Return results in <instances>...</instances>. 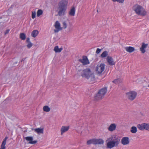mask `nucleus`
Segmentation results:
<instances>
[{"mask_svg": "<svg viewBox=\"0 0 149 149\" xmlns=\"http://www.w3.org/2000/svg\"><path fill=\"white\" fill-rule=\"evenodd\" d=\"M120 142V139L115 135H111L106 141L107 147L110 149L118 146Z\"/></svg>", "mask_w": 149, "mask_h": 149, "instance_id": "1", "label": "nucleus"}, {"mask_svg": "<svg viewBox=\"0 0 149 149\" xmlns=\"http://www.w3.org/2000/svg\"><path fill=\"white\" fill-rule=\"evenodd\" d=\"M81 75L83 77L86 78L91 83L95 82V79L94 74L88 68L83 70L81 73Z\"/></svg>", "mask_w": 149, "mask_h": 149, "instance_id": "2", "label": "nucleus"}, {"mask_svg": "<svg viewBox=\"0 0 149 149\" xmlns=\"http://www.w3.org/2000/svg\"><path fill=\"white\" fill-rule=\"evenodd\" d=\"M68 3L66 0H62L59 2L57 10L58 15L61 16L65 14Z\"/></svg>", "mask_w": 149, "mask_h": 149, "instance_id": "3", "label": "nucleus"}, {"mask_svg": "<svg viewBox=\"0 0 149 149\" xmlns=\"http://www.w3.org/2000/svg\"><path fill=\"white\" fill-rule=\"evenodd\" d=\"M132 9L135 13L139 15L144 16L146 14V12L145 9L140 5H135L133 6Z\"/></svg>", "mask_w": 149, "mask_h": 149, "instance_id": "4", "label": "nucleus"}, {"mask_svg": "<svg viewBox=\"0 0 149 149\" xmlns=\"http://www.w3.org/2000/svg\"><path fill=\"white\" fill-rule=\"evenodd\" d=\"M107 91V88L105 87L101 89L97 94L96 99L99 100L102 99L106 94Z\"/></svg>", "mask_w": 149, "mask_h": 149, "instance_id": "5", "label": "nucleus"}, {"mask_svg": "<svg viewBox=\"0 0 149 149\" xmlns=\"http://www.w3.org/2000/svg\"><path fill=\"white\" fill-rule=\"evenodd\" d=\"M105 65L102 63H99L96 67L95 70L96 72L99 74L102 73L105 69Z\"/></svg>", "mask_w": 149, "mask_h": 149, "instance_id": "6", "label": "nucleus"}, {"mask_svg": "<svg viewBox=\"0 0 149 149\" xmlns=\"http://www.w3.org/2000/svg\"><path fill=\"white\" fill-rule=\"evenodd\" d=\"M137 93L134 91H130L126 94V97L130 100L132 101L134 100L137 96Z\"/></svg>", "mask_w": 149, "mask_h": 149, "instance_id": "7", "label": "nucleus"}, {"mask_svg": "<svg viewBox=\"0 0 149 149\" xmlns=\"http://www.w3.org/2000/svg\"><path fill=\"white\" fill-rule=\"evenodd\" d=\"M137 127L138 128L141 130H145L149 131V124L147 123L138 124Z\"/></svg>", "mask_w": 149, "mask_h": 149, "instance_id": "8", "label": "nucleus"}, {"mask_svg": "<svg viewBox=\"0 0 149 149\" xmlns=\"http://www.w3.org/2000/svg\"><path fill=\"white\" fill-rule=\"evenodd\" d=\"M62 27L63 29H66L68 25L70 26L72 25V23L70 20L68 19L62 21Z\"/></svg>", "mask_w": 149, "mask_h": 149, "instance_id": "9", "label": "nucleus"}, {"mask_svg": "<svg viewBox=\"0 0 149 149\" xmlns=\"http://www.w3.org/2000/svg\"><path fill=\"white\" fill-rule=\"evenodd\" d=\"M121 143L123 145H128L130 143V140L128 137H124L121 139Z\"/></svg>", "mask_w": 149, "mask_h": 149, "instance_id": "10", "label": "nucleus"}, {"mask_svg": "<svg viewBox=\"0 0 149 149\" xmlns=\"http://www.w3.org/2000/svg\"><path fill=\"white\" fill-rule=\"evenodd\" d=\"M54 26L55 29L54 30V31L55 33H57L59 31L62 30L63 27H62L61 26L59 22L58 21H56Z\"/></svg>", "mask_w": 149, "mask_h": 149, "instance_id": "11", "label": "nucleus"}, {"mask_svg": "<svg viewBox=\"0 0 149 149\" xmlns=\"http://www.w3.org/2000/svg\"><path fill=\"white\" fill-rule=\"evenodd\" d=\"M25 139L28 141H29L28 143L30 144H35L37 142L36 141H33V138L32 136H27L24 138Z\"/></svg>", "mask_w": 149, "mask_h": 149, "instance_id": "12", "label": "nucleus"}, {"mask_svg": "<svg viewBox=\"0 0 149 149\" xmlns=\"http://www.w3.org/2000/svg\"><path fill=\"white\" fill-rule=\"evenodd\" d=\"M84 127L82 126V124H78L76 127V130L79 133H82L83 130L84 131Z\"/></svg>", "mask_w": 149, "mask_h": 149, "instance_id": "13", "label": "nucleus"}, {"mask_svg": "<svg viewBox=\"0 0 149 149\" xmlns=\"http://www.w3.org/2000/svg\"><path fill=\"white\" fill-rule=\"evenodd\" d=\"M79 61L81 63L84 65L89 64V62L86 56H83L82 58L79 59Z\"/></svg>", "mask_w": 149, "mask_h": 149, "instance_id": "14", "label": "nucleus"}, {"mask_svg": "<svg viewBox=\"0 0 149 149\" xmlns=\"http://www.w3.org/2000/svg\"><path fill=\"white\" fill-rule=\"evenodd\" d=\"M69 126H62L61 128V134L62 135L64 133L68 131L69 129Z\"/></svg>", "mask_w": 149, "mask_h": 149, "instance_id": "15", "label": "nucleus"}, {"mask_svg": "<svg viewBox=\"0 0 149 149\" xmlns=\"http://www.w3.org/2000/svg\"><path fill=\"white\" fill-rule=\"evenodd\" d=\"M107 61L109 64L110 65H112L115 64V62L111 56H107Z\"/></svg>", "mask_w": 149, "mask_h": 149, "instance_id": "16", "label": "nucleus"}, {"mask_svg": "<svg viewBox=\"0 0 149 149\" xmlns=\"http://www.w3.org/2000/svg\"><path fill=\"white\" fill-rule=\"evenodd\" d=\"M148 45L147 44H145L144 43H142L140 49V50L142 53L143 54L146 52V49Z\"/></svg>", "mask_w": 149, "mask_h": 149, "instance_id": "17", "label": "nucleus"}, {"mask_svg": "<svg viewBox=\"0 0 149 149\" xmlns=\"http://www.w3.org/2000/svg\"><path fill=\"white\" fill-rule=\"evenodd\" d=\"M116 125L114 123L112 124L109 126L108 128V130L110 132H112L116 129Z\"/></svg>", "mask_w": 149, "mask_h": 149, "instance_id": "18", "label": "nucleus"}, {"mask_svg": "<svg viewBox=\"0 0 149 149\" xmlns=\"http://www.w3.org/2000/svg\"><path fill=\"white\" fill-rule=\"evenodd\" d=\"M35 132L39 134H43V129L42 128H35L33 129Z\"/></svg>", "mask_w": 149, "mask_h": 149, "instance_id": "19", "label": "nucleus"}, {"mask_svg": "<svg viewBox=\"0 0 149 149\" xmlns=\"http://www.w3.org/2000/svg\"><path fill=\"white\" fill-rule=\"evenodd\" d=\"M125 49L127 52L130 53H132L135 50L134 48L131 46L125 47Z\"/></svg>", "mask_w": 149, "mask_h": 149, "instance_id": "20", "label": "nucleus"}, {"mask_svg": "<svg viewBox=\"0 0 149 149\" xmlns=\"http://www.w3.org/2000/svg\"><path fill=\"white\" fill-rule=\"evenodd\" d=\"M95 144H103L104 141L102 139H94Z\"/></svg>", "mask_w": 149, "mask_h": 149, "instance_id": "21", "label": "nucleus"}, {"mask_svg": "<svg viewBox=\"0 0 149 149\" xmlns=\"http://www.w3.org/2000/svg\"><path fill=\"white\" fill-rule=\"evenodd\" d=\"M75 10L74 7H72L69 12V14L71 16H74L75 15Z\"/></svg>", "mask_w": 149, "mask_h": 149, "instance_id": "22", "label": "nucleus"}, {"mask_svg": "<svg viewBox=\"0 0 149 149\" xmlns=\"http://www.w3.org/2000/svg\"><path fill=\"white\" fill-rule=\"evenodd\" d=\"M63 50L62 48H58V46H56L54 49V51L56 53H59L61 52V51Z\"/></svg>", "mask_w": 149, "mask_h": 149, "instance_id": "23", "label": "nucleus"}, {"mask_svg": "<svg viewBox=\"0 0 149 149\" xmlns=\"http://www.w3.org/2000/svg\"><path fill=\"white\" fill-rule=\"evenodd\" d=\"M38 31L37 30H34L32 31L31 33V36L33 37H36L38 34Z\"/></svg>", "mask_w": 149, "mask_h": 149, "instance_id": "24", "label": "nucleus"}, {"mask_svg": "<svg viewBox=\"0 0 149 149\" xmlns=\"http://www.w3.org/2000/svg\"><path fill=\"white\" fill-rule=\"evenodd\" d=\"M43 111L46 112H49L50 110V108L48 106H45L43 107Z\"/></svg>", "mask_w": 149, "mask_h": 149, "instance_id": "25", "label": "nucleus"}, {"mask_svg": "<svg viewBox=\"0 0 149 149\" xmlns=\"http://www.w3.org/2000/svg\"><path fill=\"white\" fill-rule=\"evenodd\" d=\"M131 132L132 133H135L137 131V129L136 127L135 126L132 127L130 130Z\"/></svg>", "mask_w": 149, "mask_h": 149, "instance_id": "26", "label": "nucleus"}, {"mask_svg": "<svg viewBox=\"0 0 149 149\" xmlns=\"http://www.w3.org/2000/svg\"><path fill=\"white\" fill-rule=\"evenodd\" d=\"M87 144L88 145H90L91 144H95L94 139L88 140L87 142Z\"/></svg>", "mask_w": 149, "mask_h": 149, "instance_id": "27", "label": "nucleus"}, {"mask_svg": "<svg viewBox=\"0 0 149 149\" xmlns=\"http://www.w3.org/2000/svg\"><path fill=\"white\" fill-rule=\"evenodd\" d=\"M108 54V52L106 51H105L101 54V56L102 58H104L106 57Z\"/></svg>", "mask_w": 149, "mask_h": 149, "instance_id": "28", "label": "nucleus"}, {"mask_svg": "<svg viewBox=\"0 0 149 149\" xmlns=\"http://www.w3.org/2000/svg\"><path fill=\"white\" fill-rule=\"evenodd\" d=\"M43 13V11L41 9L38 10L37 12V16L38 17H39Z\"/></svg>", "mask_w": 149, "mask_h": 149, "instance_id": "29", "label": "nucleus"}, {"mask_svg": "<svg viewBox=\"0 0 149 149\" xmlns=\"http://www.w3.org/2000/svg\"><path fill=\"white\" fill-rule=\"evenodd\" d=\"M20 37L22 40H24L26 38V36L24 33H21L20 35Z\"/></svg>", "mask_w": 149, "mask_h": 149, "instance_id": "30", "label": "nucleus"}, {"mask_svg": "<svg viewBox=\"0 0 149 149\" xmlns=\"http://www.w3.org/2000/svg\"><path fill=\"white\" fill-rule=\"evenodd\" d=\"M121 80L120 79H115L114 81H113V82L116 84H118L119 83H120L121 82Z\"/></svg>", "mask_w": 149, "mask_h": 149, "instance_id": "31", "label": "nucleus"}, {"mask_svg": "<svg viewBox=\"0 0 149 149\" xmlns=\"http://www.w3.org/2000/svg\"><path fill=\"white\" fill-rule=\"evenodd\" d=\"M33 45L32 44L31 42H29V43H27V44L26 45L27 47L28 48H30Z\"/></svg>", "mask_w": 149, "mask_h": 149, "instance_id": "32", "label": "nucleus"}, {"mask_svg": "<svg viewBox=\"0 0 149 149\" xmlns=\"http://www.w3.org/2000/svg\"><path fill=\"white\" fill-rule=\"evenodd\" d=\"M113 2H117L120 3H123L124 1V0H111Z\"/></svg>", "mask_w": 149, "mask_h": 149, "instance_id": "33", "label": "nucleus"}, {"mask_svg": "<svg viewBox=\"0 0 149 149\" xmlns=\"http://www.w3.org/2000/svg\"><path fill=\"white\" fill-rule=\"evenodd\" d=\"M6 144V143H2L0 149H6V147L5 146Z\"/></svg>", "mask_w": 149, "mask_h": 149, "instance_id": "34", "label": "nucleus"}, {"mask_svg": "<svg viewBox=\"0 0 149 149\" xmlns=\"http://www.w3.org/2000/svg\"><path fill=\"white\" fill-rule=\"evenodd\" d=\"M36 13L35 12H32V17L33 19L36 17Z\"/></svg>", "mask_w": 149, "mask_h": 149, "instance_id": "35", "label": "nucleus"}, {"mask_svg": "<svg viewBox=\"0 0 149 149\" xmlns=\"http://www.w3.org/2000/svg\"><path fill=\"white\" fill-rule=\"evenodd\" d=\"M101 49H100L99 48H97L96 51V53L97 54H99L101 51Z\"/></svg>", "mask_w": 149, "mask_h": 149, "instance_id": "36", "label": "nucleus"}, {"mask_svg": "<svg viewBox=\"0 0 149 149\" xmlns=\"http://www.w3.org/2000/svg\"><path fill=\"white\" fill-rule=\"evenodd\" d=\"M8 139V137H6L4 139V140L3 141L2 143H6V141L7 139Z\"/></svg>", "mask_w": 149, "mask_h": 149, "instance_id": "37", "label": "nucleus"}, {"mask_svg": "<svg viewBox=\"0 0 149 149\" xmlns=\"http://www.w3.org/2000/svg\"><path fill=\"white\" fill-rule=\"evenodd\" d=\"M10 30L9 29H7L6 30V31L4 32V34L5 35H6L7 34H8Z\"/></svg>", "mask_w": 149, "mask_h": 149, "instance_id": "38", "label": "nucleus"}, {"mask_svg": "<svg viewBox=\"0 0 149 149\" xmlns=\"http://www.w3.org/2000/svg\"><path fill=\"white\" fill-rule=\"evenodd\" d=\"M26 41L27 43H29V42H31L30 41V39L29 38H27L26 39Z\"/></svg>", "mask_w": 149, "mask_h": 149, "instance_id": "39", "label": "nucleus"}, {"mask_svg": "<svg viewBox=\"0 0 149 149\" xmlns=\"http://www.w3.org/2000/svg\"><path fill=\"white\" fill-rule=\"evenodd\" d=\"M68 29H69V31H70V28H69Z\"/></svg>", "mask_w": 149, "mask_h": 149, "instance_id": "40", "label": "nucleus"}, {"mask_svg": "<svg viewBox=\"0 0 149 149\" xmlns=\"http://www.w3.org/2000/svg\"><path fill=\"white\" fill-rule=\"evenodd\" d=\"M148 87H149V84L148 85Z\"/></svg>", "mask_w": 149, "mask_h": 149, "instance_id": "41", "label": "nucleus"}]
</instances>
